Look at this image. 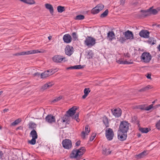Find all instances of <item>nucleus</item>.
Wrapping results in <instances>:
<instances>
[{"instance_id":"1","label":"nucleus","mask_w":160,"mask_h":160,"mask_svg":"<svg viewBox=\"0 0 160 160\" xmlns=\"http://www.w3.org/2000/svg\"><path fill=\"white\" fill-rule=\"evenodd\" d=\"M85 152V148L82 147L81 148L72 151L70 154V157L71 158H78L81 156Z\"/></svg>"},{"instance_id":"2","label":"nucleus","mask_w":160,"mask_h":160,"mask_svg":"<svg viewBox=\"0 0 160 160\" xmlns=\"http://www.w3.org/2000/svg\"><path fill=\"white\" fill-rule=\"evenodd\" d=\"M129 124L126 121H122L121 122L119 129L122 133H127L129 129Z\"/></svg>"},{"instance_id":"3","label":"nucleus","mask_w":160,"mask_h":160,"mask_svg":"<svg viewBox=\"0 0 160 160\" xmlns=\"http://www.w3.org/2000/svg\"><path fill=\"white\" fill-rule=\"evenodd\" d=\"M84 44L89 48H91L96 43V39L91 36H87L84 42Z\"/></svg>"},{"instance_id":"4","label":"nucleus","mask_w":160,"mask_h":160,"mask_svg":"<svg viewBox=\"0 0 160 160\" xmlns=\"http://www.w3.org/2000/svg\"><path fill=\"white\" fill-rule=\"evenodd\" d=\"M152 56L149 52H144L141 56V60L145 63H148L151 59Z\"/></svg>"},{"instance_id":"5","label":"nucleus","mask_w":160,"mask_h":160,"mask_svg":"<svg viewBox=\"0 0 160 160\" xmlns=\"http://www.w3.org/2000/svg\"><path fill=\"white\" fill-rule=\"evenodd\" d=\"M114 135V132L112 129L108 128L106 130L105 135L108 140L110 141L112 140L113 137Z\"/></svg>"},{"instance_id":"6","label":"nucleus","mask_w":160,"mask_h":160,"mask_svg":"<svg viewBox=\"0 0 160 160\" xmlns=\"http://www.w3.org/2000/svg\"><path fill=\"white\" fill-rule=\"evenodd\" d=\"M53 61L56 62H65L68 61V59L65 57L60 55H56L52 58Z\"/></svg>"},{"instance_id":"7","label":"nucleus","mask_w":160,"mask_h":160,"mask_svg":"<svg viewBox=\"0 0 160 160\" xmlns=\"http://www.w3.org/2000/svg\"><path fill=\"white\" fill-rule=\"evenodd\" d=\"M104 5L102 4L98 5L95 7L93 8L91 10V13L93 14L98 13L104 8Z\"/></svg>"},{"instance_id":"8","label":"nucleus","mask_w":160,"mask_h":160,"mask_svg":"<svg viewBox=\"0 0 160 160\" xmlns=\"http://www.w3.org/2000/svg\"><path fill=\"white\" fill-rule=\"evenodd\" d=\"M123 34L127 40H132L134 39V35L132 32L129 30L123 32Z\"/></svg>"},{"instance_id":"9","label":"nucleus","mask_w":160,"mask_h":160,"mask_svg":"<svg viewBox=\"0 0 160 160\" xmlns=\"http://www.w3.org/2000/svg\"><path fill=\"white\" fill-rule=\"evenodd\" d=\"M62 144L63 147L65 148L69 149L71 148L72 142L69 139H66L63 140Z\"/></svg>"},{"instance_id":"10","label":"nucleus","mask_w":160,"mask_h":160,"mask_svg":"<svg viewBox=\"0 0 160 160\" xmlns=\"http://www.w3.org/2000/svg\"><path fill=\"white\" fill-rule=\"evenodd\" d=\"M77 108L76 107H73L69 109L66 112V114L70 117H72L76 112Z\"/></svg>"},{"instance_id":"11","label":"nucleus","mask_w":160,"mask_h":160,"mask_svg":"<svg viewBox=\"0 0 160 160\" xmlns=\"http://www.w3.org/2000/svg\"><path fill=\"white\" fill-rule=\"evenodd\" d=\"M73 48L69 45H67L65 49V53L68 56H70L73 52Z\"/></svg>"},{"instance_id":"12","label":"nucleus","mask_w":160,"mask_h":160,"mask_svg":"<svg viewBox=\"0 0 160 160\" xmlns=\"http://www.w3.org/2000/svg\"><path fill=\"white\" fill-rule=\"evenodd\" d=\"M111 111L113 115L116 117H119L121 115L122 111L121 109L119 108L115 109L114 110L112 109Z\"/></svg>"},{"instance_id":"13","label":"nucleus","mask_w":160,"mask_h":160,"mask_svg":"<svg viewBox=\"0 0 160 160\" xmlns=\"http://www.w3.org/2000/svg\"><path fill=\"white\" fill-rule=\"evenodd\" d=\"M90 128L89 126L87 125L85 128V131H82L81 132V137L83 139H85L86 135H88L90 131Z\"/></svg>"},{"instance_id":"14","label":"nucleus","mask_w":160,"mask_h":160,"mask_svg":"<svg viewBox=\"0 0 160 160\" xmlns=\"http://www.w3.org/2000/svg\"><path fill=\"white\" fill-rule=\"evenodd\" d=\"M139 34L141 37L148 38L149 37V32L147 30H142L140 32Z\"/></svg>"},{"instance_id":"15","label":"nucleus","mask_w":160,"mask_h":160,"mask_svg":"<svg viewBox=\"0 0 160 160\" xmlns=\"http://www.w3.org/2000/svg\"><path fill=\"white\" fill-rule=\"evenodd\" d=\"M63 39L64 42L67 43H70L72 40L71 36L68 34L64 35Z\"/></svg>"},{"instance_id":"16","label":"nucleus","mask_w":160,"mask_h":160,"mask_svg":"<svg viewBox=\"0 0 160 160\" xmlns=\"http://www.w3.org/2000/svg\"><path fill=\"white\" fill-rule=\"evenodd\" d=\"M115 35L112 31H109L107 34V39L110 41L115 38Z\"/></svg>"},{"instance_id":"17","label":"nucleus","mask_w":160,"mask_h":160,"mask_svg":"<svg viewBox=\"0 0 160 160\" xmlns=\"http://www.w3.org/2000/svg\"><path fill=\"white\" fill-rule=\"evenodd\" d=\"M112 152L110 148L109 147L103 148L102 150V152L103 154L105 155H108L110 154Z\"/></svg>"},{"instance_id":"18","label":"nucleus","mask_w":160,"mask_h":160,"mask_svg":"<svg viewBox=\"0 0 160 160\" xmlns=\"http://www.w3.org/2000/svg\"><path fill=\"white\" fill-rule=\"evenodd\" d=\"M118 138L121 141L125 140L127 137V133L120 132L118 135Z\"/></svg>"},{"instance_id":"19","label":"nucleus","mask_w":160,"mask_h":160,"mask_svg":"<svg viewBox=\"0 0 160 160\" xmlns=\"http://www.w3.org/2000/svg\"><path fill=\"white\" fill-rule=\"evenodd\" d=\"M25 55H28L38 53H40L41 52L38 50H31L24 51Z\"/></svg>"},{"instance_id":"20","label":"nucleus","mask_w":160,"mask_h":160,"mask_svg":"<svg viewBox=\"0 0 160 160\" xmlns=\"http://www.w3.org/2000/svg\"><path fill=\"white\" fill-rule=\"evenodd\" d=\"M148 153L146 151H144L139 154L136 156V158L137 159H140L148 155Z\"/></svg>"},{"instance_id":"21","label":"nucleus","mask_w":160,"mask_h":160,"mask_svg":"<svg viewBox=\"0 0 160 160\" xmlns=\"http://www.w3.org/2000/svg\"><path fill=\"white\" fill-rule=\"evenodd\" d=\"M148 10L150 16L152 15H155L158 14L157 11L155 9L153 8V7L149 8Z\"/></svg>"},{"instance_id":"22","label":"nucleus","mask_w":160,"mask_h":160,"mask_svg":"<svg viewBox=\"0 0 160 160\" xmlns=\"http://www.w3.org/2000/svg\"><path fill=\"white\" fill-rule=\"evenodd\" d=\"M30 135L32 138L36 139L38 138V134L36 131L35 130H33L31 131Z\"/></svg>"},{"instance_id":"23","label":"nucleus","mask_w":160,"mask_h":160,"mask_svg":"<svg viewBox=\"0 0 160 160\" xmlns=\"http://www.w3.org/2000/svg\"><path fill=\"white\" fill-rule=\"evenodd\" d=\"M70 117L68 115L65 114L62 118L63 122H66L68 123L70 120Z\"/></svg>"},{"instance_id":"24","label":"nucleus","mask_w":160,"mask_h":160,"mask_svg":"<svg viewBox=\"0 0 160 160\" xmlns=\"http://www.w3.org/2000/svg\"><path fill=\"white\" fill-rule=\"evenodd\" d=\"M49 75V71L47 70L44 72L40 75L41 78H44L48 76Z\"/></svg>"},{"instance_id":"25","label":"nucleus","mask_w":160,"mask_h":160,"mask_svg":"<svg viewBox=\"0 0 160 160\" xmlns=\"http://www.w3.org/2000/svg\"><path fill=\"white\" fill-rule=\"evenodd\" d=\"M28 126L29 129L34 130V129L36 127L37 125L35 123L31 122L29 123Z\"/></svg>"},{"instance_id":"26","label":"nucleus","mask_w":160,"mask_h":160,"mask_svg":"<svg viewBox=\"0 0 160 160\" xmlns=\"http://www.w3.org/2000/svg\"><path fill=\"white\" fill-rule=\"evenodd\" d=\"M102 121L103 123L105 124L106 127L108 126V121L107 118L106 116H104L102 118Z\"/></svg>"},{"instance_id":"27","label":"nucleus","mask_w":160,"mask_h":160,"mask_svg":"<svg viewBox=\"0 0 160 160\" xmlns=\"http://www.w3.org/2000/svg\"><path fill=\"white\" fill-rule=\"evenodd\" d=\"M141 12L142 13V16L146 17L150 16L148 9H147L146 10H142L141 11Z\"/></svg>"},{"instance_id":"28","label":"nucleus","mask_w":160,"mask_h":160,"mask_svg":"<svg viewBox=\"0 0 160 160\" xmlns=\"http://www.w3.org/2000/svg\"><path fill=\"white\" fill-rule=\"evenodd\" d=\"M57 10L58 12L60 13L62 12L65 10L64 7L61 6H59L58 7Z\"/></svg>"},{"instance_id":"29","label":"nucleus","mask_w":160,"mask_h":160,"mask_svg":"<svg viewBox=\"0 0 160 160\" xmlns=\"http://www.w3.org/2000/svg\"><path fill=\"white\" fill-rule=\"evenodd\" d=\"M139 130L142 133H147L149 132L148 128H140Z\"/></svg>"},{"instance_id":"30","label":"nucleus","mask_w":160,"mask_h":160,"mask_svg":"<svg viewBox=\"0 0 160 160\" xmlns=\"http://www.w3.org/2000/svg\"><path fill=\"white\" fill-rule=\"evenodd\" d=\"M21 120L20 119H18L15 120L14 122L12 123L11 125L12 126H15L18 125L20 122Z\"/></svg>"},{"instance_id":"31","label":"nucleus","mask_w":160,"mask_h":160,"mask_svg":"<svg viewBox=\"0 0 160 160\" xmlns=\"http://www.w3.org/2000/svg\"><path fill=\"white\" fill-rule=\"evenodd\" d=\"M36 138H32V139L31 140L28 141V142L32 145H34L36 142Z\"/></svg>"},{"instance_id":"32","label":"nucleus","mask_w":160,"mask_h":160,"mask_svg":"<svg viewBox=\"0 0 160 160\" xmlns=\"http://www.w3.org/2000/svg\"><path fill=\"white\" fill-rule=\"evenodd\" d=\"M84 18V16L82 15H77L75 19L77 20H81L83 19Z\"/></svg>"},{"instance_id":"33","label":"nucleus","mask_w":160,"mask_h":160,"mask_svg":"<svg viewBox=\"0 0 160 160\" xmlns=\"http://www.w3.org/2000/svg\"><path fill=\"white\" fill-rule=\"evenodd\" d=\"M87 56L88 59H91L92 58L93 54L92 51L91 50L88 51Z\"/></svg>"},{"instance_id":"34","label":"nucleus","mask_w":160,"mask_h":160,"mask_svg":"<svg viewBox=\"0 0 160 160\" xmlns=\"http://www.w3.org/2000/svg\"><path fill=\"white\" fill-rule=\"evenodd\" d=\"M108 9L106 10L102 13L100 16L102 18H104L106 17L108 13Z\"/></svg>"},{"instance_id":"35","label":"nucleus","mask_w":160,"mask_h":160,"mask_svg":"<svg viewBox=\"0 0 160 160\" xmlns=\"http://www.w3.org/2000/svg\"><path fill=\"white\" fill-rule=\"evenodd\" d=\"M62 96H60L58 98H56L53 100L52 101V102L55 103L60 101L62 98Z\"/></svg>"},{"instance_id":"36","label":"nucleus","mask_w":160,"mask_h":160,"mask_svg":"<svg viewBox=\"0 0 160 160\" xmlns=\"http://www.w3.org/2000/svg\"><path fill=\"white\" fill-rule=\"evenodd\" d=\"M126 40L127 39L125 37H121L118 40L121 43H123L126 41Z\"/></svg>"},{"instance_id":"37","label":"nucleus","mask_w":160,"mask_h":160,"mask_svg":"<svg viewBox=\"0 0 160 160\" xmlns=\"http://www.w3.org/2000/svg\"><path fill=\"white\" fill-rule=\"evenodd\" d=\"M79 117V113H77L74 116L72 117L73 119H75L76 121L78 122H79L80 121V119L78 118Z\"/></svg>"},{"instance_id":"38","label":"nucleus","mask_w":160,"mask_h":160,"mask_svg":"<svg viewBox=\"0 0 160 160\" xmlns=\"http://www.w3.org/2000/svg\"><path fill=\"white\" fill-rule=\"evenodd\" d=\"M25 3L30 4H34L35 2L33 0H26Z\"/></svg>"},{"instance_id":"39","label":"nucleus","mask_w":160,"mask_h":160,"mask_svg":"<svg viewBox=\"0 0 160 160\" xmlns=\"http://www.w3.org/2000/svg\"><path fill=\"white\" fill-rule=\"evenodd\" d=\"M145 105H140L136 107L137 109H140L142 110H145Z\"/></svg>"},{"instance_id":"40","label":"nucleus","mask_w":160,"mask_h":160,"mask_svg":"<svg viewBox=\"0 0 160 160\" xmlns=\"http://www.w3.org/2000/svg\"><path fill=\"white\" fill-rule=\"evenodd\" d=\"M90 90L89 88H85L84 90V93L85 94L88 95L89 93L90 92Z\"/></svg>"},{"instance_id":"41","label":"nucleus","mask_w":160,"mask_h":160,"mask_svg":"<svg viewBox=\"0 0 160 160\" xmlns=\"http://www.w3.org/2000/svg\"><path fill=\"white\" fill-rule=\"evenodd\" d=\"M49 86V85L48 84H46L42 86L41 88L42 90H44L47 88Z\"/></svg>"},{"instance_id":"42","label":"nucleus","mask_w":160,"mask_h":160,"mask_svg":"<svg viewBox=\"0 0 160 160\" xmlns=\"http://www.w3.org/2000/svg\"><path fill=\"white\" fill-rule=\"evenodd\" d=\"M55 122L56 119L55 116L51 115V123L53 122Z\"/></svg>"},{"instance_id":"43","label":"nucleus","mask_w":160,"mask_h":160,"mask_svg":"<svg viewBox=\"0 0 160 160\" xmlns=\"http://www.w3.org/2000/svg\"><path fill=\"white\" fill-rule=\"evenodd\" d=\"M156 127L158 129L160 130V120L156 123Z\"/></svg>"},{"instance_id":"44","label":"nucleus","mask_w":160,"mask_h":160,"mask_svg":"<svg viewBox=\"0 0 160 160\" xmlns=\"http://www.w3.org/2000/svg\"><path fill=\"white\" fill-rule=\"evenodd\" d=\"M153 108V104L149 105L147 107L145 108V110L146 111H149Z\"/></svg>"},{"instance_id":"45","label":"nucleus","mask_w":160,"mask_h":160,"mask_svg":"<svg viewBox=\"0 0 160 160\" xmlns=\"http://www.w3.org/2000/svg\"><path fill=\"white\" fill-rule=\"evenodd\" d=\"M46 121L48 123H50V115L48 114L45 118Z\"/></svg>"},{"instance_id":"46","label":"nucleus","mask_w":160,"mask_h":160,"mask_svg":"<svg viewBox=\"0 0 160 160\" xmlns=\"http://www.w3.org/2000/svg\"><path fill=\"white\" fill-rule=\"evenodd\" d=\"M84 67L83 66L81 65H78L75 66V69H79L83 68Z\"/></svg>"},{"instance_id":"47","label":"nucleus","mask_w":160,"mask_h":160,"mask_svg":"<svg viewBox=\"0 0 160 160\" xmlns=\"http://www.w3.org/2000/svg\"><path fill=\"white\" fill-rule=\"evenodd\" d=\"M96 134L95 133H92L91 137L90 138V141H93L95 138L96 137Z\"/></svg>"},{"instance_id":"48","label":"nucleus","mask_w":160,"mask_h":160,"mask_svg":"<svg viewBox=\"0 0 160 160\" xmlns=\"http://www.w3.org/2000/svg\"><path fill=\"white\" fill-rule=\"evenodd\" d=\"M72 36L73 39H74L75 40H76V39L78 38V37L76 35V33L75 32H74L72 33Z\"/></svg>"},{"instance_id":"49","label":"nucleus","mask_w":160,"mask_h":160,"mask_svg":"<svg viewBox=\"0 0 160 160\" xmlns=\"http://www.w3.org/2000/svg\"><path fill=\"white\" fill-rule=\"evenodd\" d=\"M117 62L119 64H123V62L124 61L122 60V59H120L119 60H118L117 61Z\"/></svg>"},{"instance_id":"50","label":"nucleus","mask_w":160,"mask_h":160,"mask_svg":"<svg viewBox=\"0 0 160 160\" xmlns=\"http://www.w3.org/2000/svg\"><path fill=\"white\" fill-rule=\"evenodd\" d=\"M125 0H120V5L123 6L125 3Z\"/></svg>"},{"instance_id":"51","label":"nucleus","mask_w":160,"mask_h":160,"mask_svg":"<svg viewBox=\"0 0 160 160\" xmlns=\"http://www.w3.org/2000/svg\"><path fill=\"white\" fill-rule=\"evenodd\" d=\"M33 76L34 77H39L40 75V73L38 72L34 73L33 74Z\"/></svg>"},{"instance_id":"52","label":"nucleus","mask_w":160,"mask_h":160,"mask_svg":"<svg viewBox=\"0 0 160 160\" xmlns=\"http://www.w3.org/2000/svg\"><path fill=\"white\" fill-rule=\"evenodd\" d=\"M46 8L49 9L50 11V4H46L45 5Z\"/></svg>"},{"instance_id":"53","label":"nucleus","mask_w":160,"mask_h":160,"mask_svg":"<svg viewBox=\"0 0 160 160\" xmlns=\"http://www.w3.org/2000/svg\"><path fill=\"white\" fill-rule=\"evenodd\" d=\"M133 63V62H128V61H124L123 62V64H132Z\"/></svg>"},{"instance_id":"54","label":"nucleus","mask_w":160,"mask_h":160,"mask_svg":"<svg viewBox=\"0 0 160 160\" xmlns=\"http://www.w3.org/2000/svg\"><path fill=\"white\" fill-rule=\"evenodd\" d=\"M66 69L67 70L75 69V66L68 67Z\"/></svg>"},{"instance_id":"55","label":"nucleus","mask_w":160,"mask_h":160,"mask_svg":"<svg viewBox=\"0 0 160 160\" xmlns=\"http://www.w3.org/2000/svg\"><path fill=\"white\" fill-rule=\"evenodd\" d=\"M151 74H149V73L147 74L146 77L148 78L151 79Z\"/></svg>"},{"instance_id":"56","label":"nucleus","mask_w":160,"mask_h":160,"mask_svg":"<svg viewBox=\"0 0 160 160\" xmlns=\"http://www.w3.org/2000/svg\"><path fill=\"white\" fill-rule=\"evenodd\" d=\"M147 90L146 89V87H144L143 88H142V89H140L139 91L140 92H142V91H146Z\"/></svg>"},{"instance_id":"57","label":"nucleus","mask_w":160,"mask_h":160,"mask_svg":"<svg viewBox=\"0 0 160 160\" xmlns=\"http://www.w3.org/2000/svg\"><path fill=\"white\" fill-rule=\"evenodd\" d=\"M147 90L146 89V87H144L143 88H142V89H140L139 91L140 92H142V91H146Z\"/></svg>"},{"instance_id":"58","label":"nucleus","mask_w":160,"mask_h":160,"mask_svg":"<svg viewBox=\"0 0 160 160\" xmlns=\"http://www.w3.org/2000/svg\"><path fill=\"white\" fill-rule=\"evenodd\" d=\"M80 141H78L76 142L75 144L77 146H79L80 144Z\"/></svg>"},{"instance_id":"59","label":"nucleus","mask_w":160,"mask_h":160,"mask_svg":"<svg viewBox=\"0 0 160 160\" xmlns=\"http://www.w3.org/2000/svg\"><path fill=\"white\" fill-rule=\"evenodd\" d=\"M145 87H146V89L147 90H148V89L151 88V86L150 85H149Z\"/></svg>"},{"instance_id":"60","label":"nucleus","mask_w":160,"mask_h":160,"mask_svg":"<svg viewBox=\"0 0 160 160\" xmlns=\"http://www.w3.org/2000/svg\"><path fill=\"white\" fill-rule=\"evenodd\" d=\"M50 10L51 13H52L53 12V8L52 6L51 5L50 6Z\"/></svg>"},{"instance_id":"61","label":"nucleus","mask_w":160,"mask_h":160,"mask_svg":"<svg viewBox=\"0 0 160 160\" xmlns=\"http://www.w3.org/2000/svg\"><path fill=\"white\" fill-rule=\"evenodd\" d=\"M157 11V13H158V12L160 11V7L157 8L155 9Z\"/></svg>"},{"instance_id":"62","label":"nucleus","mask_w":160,"mask_h":160,"mask_svg":"<svg viewBox=\"0 0 160 160\" xmlns=\"http://www.w3.org/2000/svg\"><path fill=\"white\" fill-rule=\"evenodd\" d=\"M138 2H136L132 3V5L134 6H136L138 4Z\"/></svg>"},{"instance_id":"63","label":"nucleus","mask_w":160,"mask_h":160,"mask_svg":"<svg viewBox=\"0 0 160 160\" xmlns=\"http://www.w3.org/2000/svg\"><path fill=\"white\" fill-rule=\"evenodd\" d=\"M88 95L84 94L82 97V98L85 99L87 96Z\"/></svg>"},{"instance_id":"64","label":"nucleus","mask_w":160,"mask_h":160,"mask_svg":"<svg viewBox=\"0 0 160 160\" xmlns=\"http://www.w3.org/2000/svg\"><path fill=\"white\" fill-rule=\"evenodd\" d=\"M9 111V109H5L3 110V112L4 113H5V112H8Z\"/></svg>"}]
</instances>
